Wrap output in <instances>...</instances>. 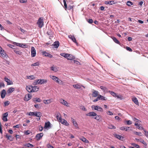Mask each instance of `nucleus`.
Returning a JSON list of instances; mask_svg holds the SVG:
<instances>
[{
	"instance_id": "f03ea898",
	"label": "nucleus",
	"mask_w": 148,
	"mask_h": 148,
	"mask_svg": "<svg viewBox=\"0 0 148 148\" xmlns=\"http://www.w3.org/2000/svg\"><path fill=\"white\" fill-rule=\"evenodd\" d=\"M47 80L45 79H38L34 81L33 83V85H36L37 84H46L47 82Z\"/></svg>"
},
{
	"instance_id": "37998d69",
	"label": "nucleus",
	"mask_w": 148,
	"mask_h": 148,
	"mask_svg": "<svg viewBox=\"0 0 148 148\" xmlns=\"http://www.w3.org/2000/svg\"><path fill=\"white\" fill-rule=\"evenodd\" d=\"M133 120L134 121L136 122V123L141 122V121H140L136 119V118H134Z\"/></svg>"
},
{
	"instance_id": "bf43d9fd",
	"label": "nucleus",
	"mask_w": 148,
	"mask_h": 148,
	"mask_svg": "<svg viewBox=\"0 0 148 148\" xmlns=\"http://www.w3.org/2000/svg\"><path fill=\"white\" fill-rule=\"evenodd\" d=\"M20 125H21L20 124L17 125H16L14 126L13 127L14 128H19L20 127Z\"/></svg>"
},
{
	"instance_id": "4468645a",
	"label": "nucleus",
	"mask_w": 148,
	"mask_h": 148,
	"mask_svg": "<svg viewBox=\"0 0 148 148\" xmlns=\"http://www.w3.org/2000/svg\"><path fill=\"white\" fill-rule=\"evenodd\" d=\"M130 128V127H126V126H123L121 127H120L119 129L121 130H125L126 131H128V130H130L131 131L132 130L130 129H129Z\"/></svg>"
},
{
	"instance_id": "39448f33",
	"label": "nucleus",
	"mask_w": 148,
	"mask_h": 148,
	"mask_svg": "<svg viewBox=\"0 0 148 148\" xmlns=\"http://www.w3.org/2000/svg\"><path fill=\"white\" fill-rule=\"evenodd\" d=\"M14 44L17 46H19L20 47L23 48H27V46L25 44L20 43L16 42H14Z\"/></svg>"
},
{
	"instance_id": "473e14b6",
	"label": "nucleus",
	"mask_w": 148,
	"mask_h": 148,
	"mask_svg": "<svg viewBox=\"0 0 148 148\" xmlns=\"http://www.w3.org/2000/svg\"><path fill=\"white\" fill-rule=\"evenodd\" d=\"M80 140L86 143H88L89 142V141L87 139L84 137L81 138Z\"/></svg>"
},
{
	"instance_id": "393cba45",
	"label": "nucleus",
	"mask_w": 148,
	"mask_h": 148,
	"mask_svg": "<svg viewBox=\"0 0 148 148\" xmlns=\"http://www.w3.org/2000/svg\"><path fill=\"white\" fill-rule=\"evenodd\" d=\"M114 136L116 138L121 140H123V137L117 134H115L114 135Z\"/></svg>"
},
{
	"instance_id": "c756f323",
	"label": "nucleus",
	"mask_w": 148,
	"mask_h": 148,
	"mask_svg": "<svg viewBox=\"0 0 148 148\" xmlns=\"http://www.w3.org/2000/svg\"><path fill=\"white\" fill-rule=\"evenodd\" d=\"M132 100L133 101L136 105H138V102L137 99L134 97L132 98Z\"/></svg>"
},
{
	"instance_id": "4c0bfd02",
	"label": "nucleus",
	"mask_w": 148,
	"mask_h": 148,
	"mask_svg": "<svg viewBox=\"0 0 148 148\" xmlns=\"http://www.w3.org/2000/svg\"><path fill=\"white\" fill-rule=\"evenodd\" d=\"M127 5L128 6H130L133 5V3L130 1H128L127 2Z\"/></svg>"
},
{
	"instance_id": "2f4dec72",
	"label": "nucleus",
	"mask_w": 148,
	"mask_h": 148,
	"mask_svg": "<svg viewBox=\"0 0 148 148\" xmlns=\"http://www.w3.org/2000/svg\"><path fill=\"white\" fill-rule=\"evenodd\" d=\"M56 82L60 85L63 84V82L57 77H56Z\"/></svg>"
},
{
	"instance_id": "69168bd1",
	"label": "nucleus",
	"mask_w": 148,
	"mask_h": 148,
	"mask_svg": "<svg viewBox=\"0 0 148 148\" xmlns=\"http://www.w3.org/2000/svg\"><path fill=\"white\" fill-rule=\"evenodd\" d=\"M126 49L127 50L129 51H130L131 52L132 51V49L131 48H130V47H127Z\"/></svg>"
},
{
	"instance_id": "f704fd0d",
	"label": "nucleus",
	"mask_w": 148,
	"mask_h": 148,
	"mask_svg": "<svg viewBox=\"0 0 148 148\" xmlns=\"http://www.w3.org/2000/svg\"><path fill=\"white\" fill-rule=\"evenodd\" d=\"M56 118H57L58 121V120H62L61 116L59 113L58 114H57V115L56 116Z\"/></svg>"
},
{
	"instance_id": "cd10ccee",
	"label": "nucleus",
	"mask_w": 148,
	"mask_h": 148,
	"mask_svg": "<svg viewBox=\"0 0 148 148\" xmlns=\"http://www.w3.org/2000/svg\"><path fill=\"white\" fill-rule=\"evenodd\" d=\"M5 136L8 140H9L11 141L12 140L13 138L11 136L9 135L8 134H6L5 135Z\"/></svg>"
},
{
	"instance_id": "3c124183",
	"label": "nucleus",
	"mask_w": 148,
	"mask_h": 148,
	"mask_svg": "<svg viewBox=\"0 0 148 148\" xmlns=\"http://www.w3.org/2000/svg\"><path fill=\"white\" fill-rule=\"evenodd\" d=\"M60 43L58 41H56V49L58 48L59 46Z\"/></svg>"
},
{
	"instance_id": "2eb2a0df",
	"label": "nucleus",
	"mask_w": 148,
	"mask_h": 148,
	"mask_svg": "<svg viewBox=\"0 0 148 148\" xmlns=\"http://www.w3.org/2000/svg\"><path fill=\"white\" fill-rule=\"evenodd\" d=\"M1 97L2 99L5 98L6 94V91L5 89H3L0 92Z\"/></svg>"
},
{
	"instance_id": "c85d7f7f",
	"label": "nucleus",
	"mask_w": 148,
	"mask_h": 148,
	"mask_svg": "<svg viewBox=\"0 0 148 148\" xmlns=\"http://www.w3.org/2000/svg\"><path fill=\"white\" fill-rule=\"evenodd\" d=\"M60 55L66 58H68L69 56H70L69 54L65 53H61L60 54Z\"/></svg>"
},
{
	"instance_id": "338daca9",
	"label": "nucleus",
	"mask_w": 148,
	"mask_h": 148,
	"mask_svg": "<svg viewBox=\"0 0 148 148\" xmlns=\"http://www.w3.org/2000/svg\"><path fill=\"white\" fill-rule=\"evenodd\" d=\"M99 100V96H98V97L96 99H95L93 101L94 102H95L97 101H98Z\"/></svg>"
},
{
	"instance_id": "4d7b16f0",
	"label": "nucleus",
	"mask_w": 148,
	"mask_h": 148,
	"mask_svg": "<svg viewBox=\"0 0 148 148\" xmlns=\"http://www.w3.org/2000/svg\"><path fill=\"white\" fill-rule=\"evenodd\" d=\"M73 125L76 128H78V125L76 122H74L73 123Z\"/></svg>"
},
{
	"instance_id": "5701e85b",
	"label": "nucleus",
	"mask_w": 148,
	"mask_h": 148,
	"mask_svg": "<svg viewBox=\"0 0 148 148\" xmlns=\"http://www.w3.org/2000/svg\"><path fill=\"white\" fill-rule=\"evenodd\" d=\"M24 146L28 148H33L34 147V145L29 143L25 144L24 145Z\"/></svg>"
},
{
	"instance_id": "f257e3e1",
	"label": "nucleus",
	"mask_w": 148,
	"mask_h": 148,
	"mask_svg": "<svg viewBox=\"0 0 148 148\" xmlns=\"http://www.w3.org/2000/svg\"><path fill=\"white\" fill-rule=\"evenodd\" d=\"M86 115L90 116H95L94 118L95 119L97 120H99L101 118V116L100 115H97V114L94 112H89L88 114H86Z\"/></svg>"
},
{
	"instance_id": "a19ab883",
	"label": "nucleus",
	"mask_w": 148,
	"mask_h": 148,
	"mask_svg": "<svg viewBox=\"0 0 148 148\" xmlns=\"http://www.w3.org/2000/svg\"><path fill=\"white\" fill-rule=\"evenodd\" d=\"M14 51L16 54H18L19 55H21L22 53V52H21L20 51H19L14 50Z\"/></svg>"
},
{
	"instance_id": "6e6552de",
	"label": "nucleus",
	"mask_w": 148,
	"mask_h": 148,
	"mask_svg": "<svg viewBox=\"0 0 148 148\" xmlns=\"http://www.w3.org/2000/svg\"><path fill=\"white\" fill-rule=\"evenodd\" d=\"M32 97V95L31 94H27V95H25L24 100L25 101H27L31 99Z\"/></svg>"
},
{
	"instance_id": "49530a36",
	"label": "nucleus",
	"mask_w": 148,
	"mask_h": 148,
	"mask_svg": "<svg viewBox=\"0 0 148 148\" xmlns=\"http://www.w3.org/2000/svg\"><path fill=\"white\" fill-rule=\"evenodd\" d=\"M134 133L137 135H138L139 136H141V135H140V134H141V132L134 131Z\"/></svg>"
},
{
	"instance_id": "20e7f679",
	"label": "nucleus",
	"mask_w": 148,
	"mask_h": 148,
	"mask_svg": "<svg viewBox=\"0 0 148 148\" xmlns=\"http://www.w3.org/2000/svg\"><path fill=\"white\" fill-rule=\"evenodd\" d=\"M43 19L41 18H40L38 21L37 22V24L38 25V27L40 28H41L43 27Z\"/></svg>"
},
{
	"instance_id": "6ab92c4d",
	"label": "nucleus",
	"mask_w": 148,
	"mask_h": 148,
	"mask_svg": "<svg viewBox=\"0 0 148 148\" xmlns=\"http://www.w3.org/2000/svg\"><path fill=\"white\" fill-rule=\"evenodd\" d=\"M32 86H26V90L29 92H32Z\"/></svg>"
},
{
	"instance_id": "dca6fc26",
	"label": "nucleus",
	"mask_w": 148,
	"mask_h": 148,
	"mask_svg": "<svg viewBox=\"0 0 148 148\" xmlns=\"http://www.w3.org/2000/svg\"><path fill=\"white\" fill-rule=\"evenodd\" d=\"M4 80L7 83L8 85L12 84H13L12 82L8 78L5 77L4 78Z\"/></svg>"
},
{
	"instance_id": "bb28decb",
	"label": "nucleus",
	"mask_w": 148,
	"mask_h": 148,
	"mask_svg": "<svg viewBox=\"0 0 148 148\" xmlns=\"http://www.w3.org/2000/svg\"><path fill=\"white\" fill-rule=\"evenodd\" d=\"M99 100H101L102 101H106L107 100V99L104 97L102 96L101 95H98Z\"/></svg>"
},
{
	"instance_id": "c03bdc74",
	"label": "nucleus",
	"mask_w": 148,
	"mask_h": 148,
	"mask_svg": "<svg viewBox=\"0 0 148 148\" xmlns=\"http://www.w3.org/2000/svg\"><path fill=\"white\" fill-rule=\"evenodd\" d=\"M50 100H44V103L46 104H47L50 103Z\"/></svg>"
},
{
	"instance_id": "7ed1b4c3",
	"label": "nucleus",
	"mask_w": 148,
	"mask_h": 148,
	"mask_svg": "<svg viewBox=\"0 0 148 148\" xmlns=\"http://www.w3.org/2000/svg\"><path fill=\"white\" fill-rule=\"evenodd\" d=\"M110 93L113 97H116L117 99H120L121 100L123 98L122 95L117 94L113 91H111L110 92Z\"/></svg>"
},
{
	"instance_id": "1a4fd4ad",
	"label": "nucleus",
	"mask_w": 148,
	"mask_h": 148,
	"mask_svg": "<svg viewBox=\"0 0 148 148\" xmlns=\"http://www.w3.org/2000/svg\"><path fill=\"white\" fill-rule=\"evenodd\" d=\"M59 101L60 103L62 104L64 106H69V104H68L67 102L62 99H60Z\"/></svg>"
},
{
	"instance_id": "5fc2aeb1",
	"label": "nucleus",
	"mask_w": 148,
	"mask_h": 148,
	"mask_svg": "<svg viewBox=\"0 0 148 148\" xmlns=\"http://www.w3.org/2000/svg\"><path fill=\"white\" fill-rule=\"evenodd\" d=\"M115 4L114 2V1H109V5H112V4Z\"/></svg>"
},
{
	"instance_id": "052dcab7",
	"label": "nucleus",
	"mask_w": 148,
	"mask_h": 148,
	"mask_svg": "<svg viewBox=\"0 0 148 148\" xmlns=\"http://www.w3.org/2000/svg\"><path fill=\"white\" fill-rule=\"evenodd\" d=\"M9 101H6L4 102V105L5 106H8L9 104Z\"/></svg>"
},
{
	"instance_id": "f3484780",
	"label": "nucleus",
	"mask_w": 148,
	"mask_h": 148,
	"mask_svg": "<svg viewBox=\"0 0 148 148\" xmlns=\"http://www.w3.org/2000/svg\"><path fill=\"white\" fill-rule=\"evenodd\" d=\"M34 116H35L36 117H39V118H38V119L37 120H39L40 119V117L41 116V114L40 112H34Z\"/></svg>"
},
{
	"instance_id": "423d86ee",
	"label": "nucleus",
	"mask_w": 148,
	"mask_h": 148,
	"mask_svg": "<svg viewBox=\"0 0 148 148\" xmlns=\"http://www.w3.org/2000/svg\"><path fill=\"white\" fill-rule=\"evenodd\" d=\"M69 38L71 39L75 43L77 46L78 45V43L77 42L75 38L73 35H70L68 36Z\"/></svg>"
},
{
	"instance_id": "de8ad7c7",
	"label": "nucleus",
	"mask_w": 148,
	"mask_h": 148,
	"mask_svg": "<svg viewBox=\"0 0 148 148\" xmlns=\"http://www.w3.org/2000/svg\"><path fill=\"white\" fill-rule=\"evenodd\" d=\"M73 62L77 65H79L80 64V63L79 62L75 60H73Z\"/></svg>"
},
{
	"instance_id": "9d476101",
	"label": "nucleus",
	"mask_w": 148,
	"mask_h": 148,
	"mask_svg": "<svg viewBox=\"0 0 148 148\" xmlns=\"http://www.w3.org/2000/svg\"><path fill=\"white\" fill-rule=\"evenodd\" d=\"M31 56L32 57H34L36 55V51L35 48L33 47L31 48Z\"/></svg>"
},
{
	"instance_id": "603ef678",
	"label": "nucleus",
	"mask_w": 148,
	"mask_h": 148,
	"mask_svg": "<svg viewBox=\"0 0 148 148\" xmlns=\"http://www.w3.org/2000/svg\"><path fill=\"white\" fill-rule=\"evenodd\" d=\"M126 122L127 125H131V124H132V122L130 120L127 121H126Z\"/></svg>"
},
{
	"instance_id": "a878e982",
	"label": "nucleus",
	"mask_w": 148,
	"mask_h": 148,
	"mask_svg": "<svg viewBox=\"0 0 148 148\" xmlns=\"http://www.w3.org/2000/svg\"><path fill=\"white\" fill-rule=\"evenodd\" d=\"M32 92L37 91L38 90L39 88L37 87V86H32Z\"/></svg>"
},
{
	"instance_id": "0eeeda50",
	"label": "nucleus",
	"mask_w": 148,
	"mask_h": 148,
	"mask_svg": "<svg viewBox=\"0 0 148 148\" xmlns=\"http://www.w3.org/2000/svg\"><path fill=\"white\" fill-rule=\"evenodd\" d=\"M1 55V57L3 59H6L8 57V55L6 54V53L3 50L0 53Z\"/></svg>"
},
{
	"instance_id": "4be33fe9",
	"label": "nucleus",
	"mask_w": 148,
	"mask_h": 148,
	"mask_svg": "<svg viewBox=\"0 0 148 148\" xmlns=\"http://www.w3.org/2000/svg\"><path fill=\"white\" fill-rule=\"evenodd\" d=\"M43 55L46 56L48 57L49 58H51L52 57V56L49 53H47L45 51H44L43 53Z\"/></svg>"
},
{
	"instance_id": "e2e57ef3",
	"label": "nucleus",
	"mask_w": 148,
	"mask_h": 148,
	"mask_svg": "<svg viewBox=\"0 0 148 148\" xmlns=\"http://www.w3.org/2000/svg\"><path fill=\"white\" fill-rule=\"evenodd\" d=\"M8 46L10 48L14 49V47H15V46L11 44H9Z\"/></svg>"
},
{
	"instance_id": "09e8293b",
	"label": "nucleus",
	"mask_w": 148,
	"mask_h": 148,
	"mask_svg": "<svg viewBox=\"0 0 148 148\" xmlns=\"http://www.w3.org/2000/svg\"><path fill=\"white\" fill-rule=\"evenodd\" d=\"M50 77L52 79L54 80V81H56V76H55L50 75Z\"/></svg>"
},
{
	"instance_id": "680f3d73",
	"label": "nucleus",
	"mask_w": 148,
	"mask_h": 148,
	"mask_svg": "<svg viewBox=\"0 0 148 148\" xmlns=\"http://www.w3.org/2000/svg\"><path fill=\"white\" fill-rule=\"evenodd\" d=\"M5 86V84L3 82L0 83V88L2 87H4Z\"/></svg>"
},
{
	"instance_id": "58836bf2",
	"label": "nucleus",
	"mask_w": 148,
	"mask_h": 148,
	"mask_svg": "<svg viewBox=\"0 0 148 148\" xmlns=\"http://www.w3.org/2000/svg\"><path fill=\"white\" fill-rule=\"evenodd\" d=\"M108 128L110 129H115L116 128V127L113 125H108Z\"/></svg>"
},
{
	"instance_id": "7c9ffc66",
	"label": "nucleus",
	"mask_w": 148,
	"mask_h": 148,
	"mask_svg": "<svg viewBox=\"0 0 148 148\" xmlns=\"http://www.w3.org/2000/svg\"><path fill=\"white\" fill-rule=\"evenodd\" d=\"M112 38L113 39L114 41L116 43L119 44L120 43L119 41L114 37H112Z\"/></svg>"
},
{
	"instance_id": "ea45409f",
	"label": "nucleus",
	"mask_w": 148,
	"mask_h": 148,
	"mask_svg": "<svg viewBox=\"0 0 148 148\" xmlns=\"http://www.w3.org/2000/svg\"><path fill=\"white\" fill-rule=\"evenodd\" d=\"M27 78L29 79H35V77L33 75H31L27 76Z\"/></svg>"
},
{
	"instance_id": "c9c22d12",
	"label": "nucleus",
	"mask_w": 148,
	"mask_h": 148,
	"mask_svg": "<svg viewBox=\"0 0 148 148\" xmlns=\"http://www.w3.org/2000/svg\"><path fill=\"white\" fill-rule=\"evenodd\" d=\"M33 101L34 103H35V102H40L41 101V100L39 98H36L33 99Z\"/></svg>"
},
{
	"instance_id": "b1692460",
	"label": "nucleus",
	"mask_w": 148,
	"mask_h": 148,
	"mask_svg": "<svg viewBox=\"0 0 148 148\" xmlns=\"http://www.w3.org/2000/svg\"><path fill=\"white\" fill-rule=\"evenodd\" d=\"M99 92L98 91L94 90L92 93L93 97H97L98 95Z\"/></svg>"
},
{
	"instance_id": "0e129e2a",
	"label": "nucleus",
	"mask_w": 148,
	"mask_h": 148,
	"mask_svg": "<svg viewBox=\"0 0 148 148\" xmlns=\"http://www.w3.org/2000/svg\"><path fill=\"white\" fill-rule=\"evenodd\" d=\"M88 22L90 23H92L93 22V20L91 19H88Z\"/></svg>"
},
{
	"instance_id": "a211bd4d",
	"label": "nucleus",
	"mask_w": 148,
	"mask_h": 148,
	"mask_svg": "<svg viewBox=\"0 0 148 148\" xmlns=\"http://www.w3.org/2000/svg\"><path fill=\"white\" fill-rule=\"evenodd\" d=\"M43 133H40L37 134L36 137L37 138V140H40L43 136Z\"/></svg>"
},
{
	"instance_id": "6e6d98bb",
	"label": "nucleus",
	"mask_w": 148,
	"mask_h": 148,
	"mask_svg": "<svg viewBox=\"0 0 148 148\" xmlns=\"http://www.w3.org/2000/svg\"><path fill=\"white\" fill-rule=\"evenodd\" d=\"M132 145H133L134 147H136L137 148H138L140 147L138 145H137L136 144H135V143L133 144Z\"/></svg>"
},
{
	"instance_id": "f8f14e48",
	"label": "nucleus",
	"mask_w": 148,
	"mask_h": 148,
	"mask_svg": "<svg viewBox=\"0 0 148 148\" xmlns=\"http://www.w3.org/2000/svg\"><path fill=\"white\" fill-rule=\"evenodd\" d=\"M8 116V112L4 113L3 116L2 120L4 121H8L7 117Z\"/></svg>"
},
{
	"instance_id": "a18cd8bd",
	"label": "nucleus",
	"mask_w": 148,
	"mask_h": 148,
	"mask_svg": "<svg viewBox=\"0 0 148 148\" xmlns=\"http://www.w3.org/2000/svg\"><path fill=\"white\" fill-rule=\"evenodd\" d=\"M144 134L147 138H148V132L146 131V130H144Z\"/></svg>"
},
{
	"instance_id": "864d4df0",
	"label": "nucleus",
	"mask_w": 148,
	"mask_h": 148,
	"mask_svg": "<svg viewBox=\"0 0 148 148\" xmlns=\"http://www.w3.org/2000/svg\"><path fill=\"white\" fill-rule=\"evenodd\" d=\"M34 112H29L28 114V115L29 116H34Z\"/></svg>"
},
{
	"instance_id": "ddd939ff",
	"label": "nucleus",
	"mask_w": 148,
	"mask_h": 148,
	"mask_svg": "<svg viewBox=\"0 0 148 148\" xmlns=\"http://www.w3.org/2000/svg\"><path fill=\"white\" fill-rule=\"evenodd\" d=\"M58 121L59 123H61L62 124L66 126H68L69 125V123L65 119H63L62 120H58Z\"/></svg>"
},
{
	"instance_id": "79ce46f5",
	"label": "nucleus",
	"mask_w": 148,
	"mask_h": 148,
	"mask_svg": "<svg viewBox=\"0 0 148 148\" xmlns=\"http://www.w3.org/2000/svg\"><path fill=\"white\" fill-rule=\"evenodd\" d=\"M39 65V62H37L36 63H35L34 64H32V66H38Z\"/></svg>"
},
{
	"instance_id": "aec40b11",
	"label": "nucleus",
	"mask_w": 148,
	"mask_h": 148,
	"mask_svg": "<svg viewBox=\"0 0 148 148\" xmlns=\"http://www.w3.org/2000/svg\"><path fill=\"white\" fill-rule=\"evenodd\" d=\"M95 110H97L98 111L102 112L103 111V109L101 107L96 106L95 107Z\"/></svg>"
},
{
	"instance_id": "9b49d317",
	"label": "nucleus",
	"mask_w": 148,
	"mask_h": 148,
	"mask_svg": "<svg viewBox=\"0 0 148 148\" xmlns=\"http://www.w3.org/2000/svg\"><path fill=\"white\" fill-rule=\"evenodd\" d=\"M73 86L74 88L76 89H81L82 87H83L84 88H85V87L84 86L81 85L80 84L73 85Z\"/></svg>"
},
{
	"instance_id": "e433bc0d",
	"label": "nucleus",
	"mask_w": 148,
	"mask_h": 148,
	"mask_svg": "<svg viewBox=\"0 0 148 148\" xmlns=\"http://www.w3.org/2000/svg\"><path fill=\"white\" fill-rule=\"evenodd\" d=\"M70 56H69L68 58H67V59L68 60H71L75 58L74 56H73L72 55L69 54Z\"/></svg>"
},
{
	"instance_id": "72a5a7b5",
	"label": "nucleus",
	"mask_w": 148,
	"mask_h": 148,
	"mask_svg": "<svg viewBox=\"0 0 148 148\" xmlns=\"http://www.w3.org/2000/svg\"><path fill=\"white\" fill-rule=\"evenodd\" d=\"M50 125V123L49 122H46L45 123L44 128H47L49 127Z\"/></svg>"
},
{
	"instance_id": "774afa93",
	"label": "nucleus",
	"mask_w": 148,
	"mask_h": 148,
	"mask_svg": "<svg viewBox=\"0 0 148 148\" xmlns=\"http://www.w3.org/2000/svg\"><path fill=\"white\" fill-rule=\"evenodd\" d=\"M47 147L48 148H54L53 146L50 144H48L47 145Z\"/></svg>"
},
{
	"instance_id": "412c9836",
	"label": "nucleus",
	"mask_w": 148,
	"mask_h": 148,
	"mask_svg": "<svg viewBox=\"0 0 148 148\" xmlns=\"http://www.w3.org/2000/svg\"><path fill=\"white\" fill-rule=\"evenodd\" d=\"M15 90L14 88L10 87L9 88L7 91V93L10 94L13 92Z\"/></svg>"
},
{
	"instance_id": "8fccbe9b",
	"label": "nucleus",
	"mask_w": 148,
	"mask_h": 148,
	"mask_svg": "<svg viewBox=\"0 0 148 148\" xmlns=\"http://www.w3.org/2000/svg\"><path fill=\"white\" fill-rule=\"evenodd\" d=\"M63 2L64 3V7L65 8H67V5L66 3V0H63Z\"/></svg>"
},
{
	"instance_id": "13d9d810",
	"label": "nucleus",
	"mask_w": 148,
	"mask_h": 148,
	"mask_svg": "<svg viewBox=\"0 0 148 148\" xmlns=\"http://www.w3.org/2000/svg\"><path fill=\"white\" fill-rule=\"evenodd\" d=\"M107 114L109 115H113V113L110 111H108L107 112Z\"/></svg>"
}]
</instances>
